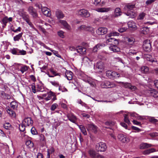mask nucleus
<instances>
[{"instance_id": "obj_8", "label": "nucleus", "mask_w": 158, "mask_h": 158, "mask_svg": "<svg viewBox=\"0 0 158 158\" xmlns=\"http://www.w3.org/2000/svg\"><path fill=\"white\" fill-rule=\"evenodd\" d=\"M143 48L146 51H150L151 50V45L149 40H145L143 44Z\"/></svg>"}, {"instance_id": "obj_11", "label": "nucleus", "mask_w": 158, "mask_h": 158, "mask_svg": "<svg viewBox=\"0 0 158 158\" xmlns=\"http://www.w3.org/2000/svg\"><path fill=\"white\" fill-rule=\"evenodd\" d=\"M119 140L123 143L128 142L129 141V139L127 136L122 134H119L118 136Z\"/></svg>"}, {"instance_id": "obj_24", "label": "nucleus", "mask_w": 158, "mask_h": 158, "mask_svg": "<svg viewBox=\"0 0 158 158\" xmlns=\"http://www.w3.org/2000/svg\"><path fill=\"white\" fill-rule=\"evenodd\" d=\"M122 12L119 8H116L114 11V16L115 17H118V16L121 15Z\"/></svg>"}, {"instance_id": "obj_61", "label": "nucleus", "mask_w": 158, "mask_h": 158, "mask_svg": "<svg viewBox=\"0 0 158 158\" xmlns=\"http://www.w3.org/2000/svg\"><path fill=\"white\" fill-rule=\"evenodd\" d=\"M78 102L79 104H81L82 106H84L85 107H87V105L85 103L82 102L81 100H79Z\"/></svg>"}, {"instance_id": "obj_6", "label": "nucleus", "mask_w": 158, "mask_h": 158, "mask_svg": "<svg viewBox=\"0 0 158 158\" xmlns=\"http://www.w3.org/2000/svg\"><path fill=\"white\" fill-rule=\"evenodd\" d=\"M78 15L82 17L88 18L90 16V14L89 11L85 9H81L78 11Z\"/></svg>"}, {"instance_id": "obj_5", "label": "nucleus", "mask_w": 158, "mask_h": 158, "mask_svg": "<svg viewBox=\"0 0 158 158\" xmlns=\"http://www.w3.org/2000/svg\"><path fill=\"white\" fill-rule=\"evenodd\" d=\"M127 42L125 44V47L127 48H131L134 44L135 40L133 37H127Z\"/></svg>"}, {"instance_id": "obj_17", "label": "nucleus", "mask_w": 158, "mask_h": 158, "mask_svg": "<svg viewBox=\"0 0 158 158\" xmlns=\"http://www.w3.org/2000/svg\"><path fill=\"white\" fill-rule=\"evenodd\" d=\"M36 90L37 92H43L44 89L43 84L41 82H40L36 84Z\"/></svg>"}, {"instance_id": "obj_63", "label": "nucleus", "mask_w": 158, "mask_h": 158, "mask_svg": "<svg viewBox=\"0 0 158 158\" xmlns=\"http://www.w3.org/2000/svg\"><path fill=\"white\" fill-rule=\"evenodd\" d=\"M137 52L135 51H133L132 49H131L129 51V52H128V53L129 55H135L136 54Z\"/></svg>"}, {"instance_id": "obj_52", "label": "nucleus", "mask_w": 158, "mask_h": 158, "mask_svg": "<svg viewBox=\"0 0 158 158\" xmlns=\"http://www.w3.org/2000/svg\"><path fill=\"white\" fill-rule=\"evenodd\" d=\"M127 27H123L119 28L118 29V31L120 33H123L125 32L127 30Z\"/></svg>"}, {"instance_id": "obj_3", "label": "nucleus", "mask_w": 158, "mask_h": 158, "mask_svg": "<svg viewBox=\"0 0 158 158\" xmlns=\"http://www.w3.org/2000/svg\"><path fill=\"white\" fill-rule=\"evenodd\" d=\"M96 148L98 152H104L107 148V146L105 143L100 142L96 144Z\"/></svg>"}, {"instance_id": "obj_37", "label": "nucleus", "mask_w": 158, "mask_h": 158, "mask_svg": "<svg viewBox=\"0 0 158 158\" xmlns=\"http://www.w3.org/2000/svg\"><path fill=\"white\" fill-rule=\"evenodd\" d=\"M26 146L29 148H31L33 147L34 144L33 142H32L30 140H28L26 141Z\"/></svg>"}, {"instance_id": "obj_45", "label": "nucleus", "mask_w": 158, "mask_h": 158, "mask_svg": "<svg viewBox=\"0 0 158 158\" xmlns=\"http://www.w3.org/2000/svg\"><path fill=\"white\" fill-rule=\"evenodd\" d=\"M103 46V44H98L96 45L93 48V51L94 52H96L100 48V46Z\"/></svg>"}, {"instance_id": "obj_44", "label": "nucleus", "mask_w": 158, "mask_h": 158, "mask_svg": "<svg viewBox=\"0 0 158 158\" xmlns=\"http://www.w3.org/2000/svg\"><path fill=\"white\" fill-rule=\"evenodd\" d=\"M26 127V126L23 124L22 122L21 124H20L19 125V129L20 131L23 132L25 130V127Z\"/></svg>"}, {"instance_id": "obj_18", "label": "nucleus", "mask_w": 158, "mask_h": 158, "mask_svg": "<svg viewBox=\"0 0 158 158\" xmlns=\"http://www.w3.org/2000/svg\"><path fill=\"white\" fill-rule=\"evenodd\" d=\"M127 24L129 28L130 29L134 30L137 29V26H136V23L133 21L131 20L129 21L128 22Z\"/></svg>"}, {"instance_id": "obj_53", "label": "nucleus", "mask_w": 158, "mask_h": 158, "mask_svg": "<svg viewBox=\"0 0 158 158\" xmlns=\"http://www.w3.org/2000/svg\"><path fill=\"white\" fill-rule=\"evenodd\" d=\"M87 26H88L85 25H82L78 27V29L79 30H84L86 31Z\"/></svg>"}, {"instance_id": "obj_46", "label": "nucleus", "mask_w": 158, "mask_h": 158, "mask_svg": "<svg viewBox=\"0 0 158 158\" xmlns=\"http://www.w3.org/2000/svg\"><path fill=\"white\" fill-rule=\"evenodd\" d=\"M31 86L32 92L34 94H35L37 92L36 90V85H35V84L33 83L32 84Z\"/></svg>"}, {"instance_id": "obj_54", "label": "nucleus", "mask_w": 158, "mask_h": 158, "mask_svg": "<svg viewBox=\"0 0 158 158\" xmlns=\"http://www.w3.org/2000/svg\"><path fill=\"white\" fill-rule=\"evenodd\" d=\"M49 71L53 74L54 75V76H60V73H56L55 71L53 70V69H50L49 70Z\"/></svg>"}, {"instance_id": "obj_64", "label": "nucleus", "mask_w": 158, "mask_h": 158, "mask_svg": "<svg viewBox=\"0 0 158 158\" xmlns=\"http://www.w3.org/2000/svg\"><path fill=\"white\" fill-rule=\"evenodd\" d=\"M131 128L132 129L136 131L137 132H139L141 131V130L139 128L134 126H132Z\"/></svg>"}, {"instance_id": "obj_38", "label": "nucleus", "mask_w": 158, "mask_h": 158, "mask_svg": "<svg viewBox=\"0 0 158 158\" xmlns=\"http://www.w3.org/2000/svg\"><path fill=\"white\" fill-rule=\"evenodd\" d=\"M141 71L143 73H146L149 71V68L147 66H143L141 68Z\"/></svg>"}, {"instance_id": "obj_42", "label": "nucleus", "mask_w": 158, "mask_h": 158, "mask_svg": "<svg viewBox=\"0 0 158 158\" xmlns=\"http://www.w3.org/2000/svg\"><path fill=\"white\" fill-rule=\"evenodd\" d=\"M89 153L91 157H95L96 156V155L95 153V152L93 150L90 149L89 151Z\"/></svg>"}, {"instance_id": "obj_41", "label": "nucleus", "mask_w": 158, "mask_h": 158, "mask_svg": "<svg viewBox=\"0 0 158 158\" xmlns=\"http://www.w3.org/2000/svg\"><path fill=\"white\" fill-rule=\"evenodd\" d=\"M28 68L29 67L27 66L24 65L21 68V69L20 70L22 73H23L24 72L28 70Z\"/></svg>"}, {"instance_id": "obj_39", "label": "nucleus", "mask_w": 158, "mask_h": 158, "mask_svg": "<svg viewBox=\"0 0 158 158\" xmlns=\"http://www.w3.org/2000/svg\"><path fill=\"white\" fill-rule=\"evenodd\" d=\"M155 151L156 150L154 148L149 149L145 151L144 152V154H148Z\"/></svg>"}, {"instance_id": "obj_14", "label": "nucleus", "mask_w": 158, "mask_h": 158, "mask_svg": "<svg viewBox=\"0 0 158 158\" xmlns=\"http://www.w3.org/2000/svg\"><path fill=\"white\" fill-rule=\"evenodd\" d=\"M13 20L12 17H9L8 18L7 16L4 17L2 20V23L5 26L6 25L7 23L11 22Z\"/></svg>"}, {"instance_id": "obj_19", "label": "nucleus", "mask_w": 158, "mask_h": 158, "mask_svg": "<svg viewBox=\"0 0 158 158\" xmlns=\"http://www.w3.org/2000/svg\"><path fill=\"white\" fill-rule=\"evenodd\" d=\"M92 60L87 57H85L83 59V64L86 66H89L92 63Z\"/></svg>"}, {"instance_id": "obj_28", "label": "nucleus", "mask_w": 158, "mask_h": 158, "mask_svg": "<svg viewBox=\"0 0 158 158\" xmlns=\"http://www.w3.org/2000/svg\"><path fill=\"white\" fill-rule=\"evenodd\" d=\"M125 7L128 9V10H131L135 8V4H132L131 3H128L126 5Z\"/></svg>"}, {"instance_id": "obj_59", "label": "nucleus", "mask_w": 158, "mask_h": 158, "mask_svg": "<svg viewBox=\"0 0 158 158\" xmlns=\"http://www.w3.org/2000/svg\"><path fill=\"white\" fill-rule=\"evenodd\" d=\"M50 83L53 86L56 87H57L59 86V83L58 82L56 81H51Z\"/></svg>"}, {"instance_id": "obj_36", "label": "nucleus", "mask_w": 158, "mask_h": 158, "mask_svg": "<svg viewBox=\"0 0 158 158\" xmlns=\"http://www.w3.org/2000/svg\"><path fill=\"white\" fill-rule=\"evenodd\" d=\"M141 32L144 34H147L148 33L149 31V28L146 27H144L141 29Z\"/></svg>"}, {"instance_id": "obj_55", "label": "nucleus", "mask_w": 158, "mask_h": 158, "mask_svg": "<svg viewBox=\"0 0 158 158\" xmlns=\"http://www.w3.org/2000/svg\"><path fill=\"white\" fill-rule=\"evenodd\" d=\"M31 132L32 134L34 135H36L38 134V132L36 130L35 128L32 127L31 129Z\"/></svg>"}, {"instance_id": "obj_43", "label": "nucleus", "mask_w": 158, "mask_h": 158, "mask_svg": "<svg viewBox=\"0 0 158 158\" xmlns=\"http://www.w3.org/2000/svg\"><path fill=\"white\" fill-rule=\"evenodd\" d=\"M124 121L127 123L128 124H130V121L128 118V117L127 114H124Z\"/></svg>"}, {"instance_id": "obj_34", "label": "nucleus", "mask_w": 158, "mask_h": 158, "mask_svg": "<svg viewBox=\"0 0 158 158\" xmlns=\"http://www.w3.org/2000/svg\"><path fill=\"white\" fill-rule=\"evenodd\" d=\"M152 145L146 143H143L140 145V148L143 149L151 147Z\"/></svg>"}, {"instance_id": "obj_35", "label": "nucleus", "mask_w": 158, "mask_h": 158, "mask_svg": "<svg viewBox=\"0 0 158 158\" xmlns=\"http://www.w3.org/2000/svg\"><path fill=\"white\" fill-rule=\"evenodd\" d=\"M78 126L82 133L84 135H87V133L84 126L83 125H79Z\"/></svg>"}, {"instance_id": "obj_33", "label": "nucleus", "mask_w": 158, "mask_h": 158, "mask_svg": "<svg viewBox=\"0 0 158 158\" xmlns=\"http://www.w3.org/2000/svg\"><path fill=\"white\" fill-rule=\"evenodd\" d=\"M149 121L152 123L155 124L158 122V120L153 117H147Z\"/></svg>"}, {"instance_id": "obj_10", "label": "nucleus", "mask_w": 158, "mask_h": 158, "mask_svg": "<svg viewBox=\"0 0 158 158\" xmlns=\"http://www.w3.org/2000/svg\"><path fill=\"white\" fill-rule=\"evenodd\" d=\"M22 122L27 127L31 126L33 124V121L30 118L27 117L25 118Z\"/></svg>"}, {"instance_id": "obj_62", "label": "nucleus", "mask_w": 158, "mask_h": 158, "mask_svg": "<svg viewBox=\"0 0 158 158\" xmlns=\"http://www.w3.org/2000/svg\"><path fill=\"white\" fill-rule=\"evenodd\" d=\"M12 31L15 33H17L18 32H20L21 31V28L20 27H19L17 29L14 30L12 28H11Z\"/></svg>"}, {"instance_id": "obj_30", "label": "nucleus", "mask_w": 158, "mask_h": 158, "mask_svg": "<svg viewBox=\"0 0 158 158\" xmlns=\"http://www.w3.org/2000/svg\"><path fill=\"white\" fill-rule=\"evenodd\" d=\"M47 96L45 98V100L47 101L50 99L52 96H54V94L51 91H50L47 93Z\"/></svg>"}, {"instance_id": "obj_1", "label": "nucleus", "mask_w": 158, "mask_h": 158, "mask_svg": "<svg viewBox=\"0 0 158 158\" xmlns=\"http://www.w3.org/2000/svg\"><path fill=\"white\" fill-rule=\"evenodd\" d=\"M119 34L117 32H111L109 34H107L106 36L107 39L106 40V43L108 45H110L109 47V49L111 51L114 52H117L120 51V49L115 45L114 44V42L117 41L116 40L113 38H110L112 36H118Z\"/></svg>"}, {"instance_id": "obj_47", "label": "nucleus", "mask_w": 158, "mask_h": 158, "mask_svg": "<svg viewBox=\"0 0 158 158\" xmlns=\"http://www.w3.org/2000/svg\"><path fill=\"white\" fill-rule=\"evenodd\" d=\"M119 83H122L123 84L126 88H128L130 89L131 87V84L130 83H124L123 82H118Z\"/></svg>"}, {"instance_id": "obj_2", "label": "nucleus", "mask_w": 158, "mask_h": 158, "mask_svg": "<svg viewBox=\"0 0 158 158\" xmlns=\"http://www.w3.org/2000/svg\"><path fill=\"white\" fill-rule=\"evenodd\" d=\"M105 68L104 64L101 61H98L94 65V69L99 73H102L104 71Z\"/></svg>"}, {"instance_id": "obj_50", "label": "nucleus", "mask_w": 158, "mask_h": 158, "mask_svg": "<svg viewBox=\"0 0 158 158\" xmlns=\"http://www.w3.org/2000/svg\"><path fill=\"white\" fill-rule=\"evenodd\" d=\"M145 15L146 14L142 12L139 14L137 19L140 20L143 19Z\"/></svg>"}, {"instance_id": "obj_49", "label": "nucleus", "mask_w": 158, "mask_h": 158, "mask_svg": "<svg viewBox=\"0 0 158 158\" xmlns=\"http://www.w3.org/2000/svg\"><path fill=\"white\" fill-rule=\"evenodd\" d=\"M64 32L62 31H58L57 34L61 38H64Z\"/></svg>"}, {"instance_id": "obj_23", "label": "nucleus", "mask_w": 158, "mask_h": 158, "mask_svg": "<svg viewBox=\"0 0 158 158\" xmlns=\"http://www.w3.org/2000/svg\"><path fill=\"white\" fill-rule=\"evenodd\" d=\"M56 15L58 19H62L64 17L62 12L60 10H57L56 11Z\"/></svg>"}, {"instance_id": "obj_40", "label": "nucleus", "mask_w": 158, "mask_h": 158, "mask_svg": "<svg viewBox=\"0 0 158 158\" xmlns=\"http://www.w3.org/2000/svg\"><path fill=\"white\" fill-rule=\"evenodd\" d=\"M19 51V50L17 48H13L11 49L10 52L13 55H19L18 52Z\"/></svg>"}, {"instance_id": "obj_25", "label": "nucleus", "mask_w": 158, "mask_h": 158, "mask_svg": "<svg viewBox=\"0 0 158 158\" xmlns=\"http://www.w3.org/2000/svg\"><path fill=\"white\" fill-rule=\"evenodd\" d=\"M67 117L72 122L75 123L76 122L77 118L76 116L73 114H71L70 115H67Z\"/></svg>"}, {"instance_id": "obj_7", "label": "nucleus", "mask_w": 158, "mask_h": 158, "mask_svg": "<svg viewBox=\"0 0 158 158\" xmlns=\"http://www.w3.org/2000/svg\"><path fill=\"white\" fill-rule=\"evenodd\" d=\"M106 76L110 79H114L119 77L118 74L114 71L108 70L106 72Z\"/></svg>"}, {"instance_id": "obj_21", "label": "nucleus", "mask_w": 158, "mask_h": 158, "mask_svg": "<svg viewBox=\"0 0 158 158\" xmlns=\"http://www.w3.org/2000/svg\"><path fill=\"white\" fill-rule=\"evenodd\" d=\"M87 129L88 131L92 130L93 132H96L97 131V127L93 124H90L88 125Z\"/></svg>"}, {"instance_id": "obj_58", "label": "nucleus", "mask_w": 158, "mask_h": 158, "mask_svg": "<svg viewBox=\"0 0 158 158\" xmlns=\"http://www.w3.org/2000/svg\"><path fill=\"white\" fill-rule=\"evenodd\" d=\"M94 28L90 26H88L86 31L89 32H92L94 31Z\"/></svg>"}, {"instance_id": "obj_48", "label": "nucleus", "mask_w": 158, "mask_h": 158, "mask_svg": "<svg viewBox=\"0 0 158 158\" xmlns=\"http://www.w3.org/2000/svg\"><path fill=\"white\" fill-rule=\"evenodd\" d=\"M28 16H23V19L25 20L26 22L30 26H32L33 25L31 23L28 17H27Z\"/></svg>"}, {"instance_id": "obj_22", "label": "nucleus", "mask_w": 158, "mask_h": 158, "mask_svg": "<svg viewBox=\"0 0 158 158\" xmlns=\"http://www.w3.org/2000/svg\"><path fill=\"white\" fill-rule=\"evenodd\" d=\"M76 50L79 54H82L85 53L86 49L82 47L79 46L77 47Z\"/></svg>"}, {"instance_id": "obj_31", "label": "nucleus", "mask_w": 158, "mask_h": 158, "mask_svg": "<svg viewBox=\"0 0 158 158\" xmlns=\"http://www.w3.org/2000/svg\"><path fill=\"white\" fill-rule=\"evenodd\" d=\"M145 59L147 60L150 61L152 63L153 62H157L156 60H154L152 58V57L151 55L149 54H147L145 55Z\"/></svg>"}, {"instance_id": "obj_56", "label": "nucleus", "mask_w": 158, "mask_h": 158, "mask_svg": "<svg viewBox=\"0 0 158 158\" xmlns=\"http://www.w3.org/2000/svg\"><path fill=\"white\" fill-rule=\"evenodd\" d=\"M40 140L41 141L43 142L44 143H45L46 141V139L44 135L42 134H41L40 135Z\"/></svg>"}, {"instance_id": "obj_60", "label": "nucleus", "mask_w": 158, "mask_h": 158, "mask_svg": "<svg viewBox=\"0 0 158 158\" xmlns=\"http://www.w3.org/2000/svg\"><path fill=\"white\" fill-rule=\"evenodd\" d=\"M146 117L144 116H139L138 115L137 117V119L138 120H142L145 119Z\"/></svg>"}, {"instance_id": "obj_29", "label": "nucleus", "mask_w": 158, "mask_h": 158, "mask_svg": "<svg viewBox=\"0 0 158 158\" xmlns=\"http://www.w3.org/2000/svg\"><path fill=\"white\" fill-rule=\"evenodd\" d=\"M10 106L11 109L15 110L17 108L18 104L16 102L13 101L10 103Z\"/></svg>"}, {"instance_id": "obj_12", "label": "nucleus", "mask_w": 158, "mask_h": 158, "mask_svg": "<svg viewBox=\"0 0 158 158\" xmlns=\"http://www.w3.org/2000/svg\"><path fill=\"white\" fill-rule=\"evenodd\" d=\"M14 110L9 107L6 108V110L9 116L12 118H15L16 117V114Z\"/></svg>"}, {"instance_id": "obj_13", "label": "nucleus", "mask_w": 158, "mask_h": 158, "mask_svg": "<svg viewBox=\"0 0 158 158\" xmlns=\"http://www.w3.org/2000/svg\"><path fill=\"white\" fill-rule=\"evenodd\" d=\"M107 29L106 27H100L97 31V33L99 35H103L107 33Z\"/></svg>"}, {"instance_id": "obj_51", "label": "nucleus", "mask_w": 158, "mask_h": 158, "mask_svg": "<svg viewBox=\"0 0 158 158\" xmlns=\"http://www.w3.org/2000/svg\"><path fill=\"white\" fill-rule=\"evenodd\" d=\"M58 106V105L57 103H54L51 106L50 109L52 111H54L57 108Z\"/></svg>"}, {"instance_id": "obj_9", "label": "nucleus", "mask_w": 158, "mask_h": 158, "mask_svg": "<svg viewBox=\"0 0 158 158\" xmlns=\"http://www.w3.org/2000/svg\"><path fill=\"white\" fill-rule=\"evenodd\" d=\"M27 11L29 14L31 15L34 18H36L37 16V14L35 9L33 6H29L27 8Z\"/></svg>"}, {"instance_id": "obj_4", "label": "nucleus", "mask_w": 158, "mask_h": 158, "mask_svg": "<svg viewBox=\"0 0 158 158\" xmlns=\"http://www.w3.org/2000/svg\"><path fill=\"white\" fill-rule=\"evenodd\" d=\"M101 87L102 88H110L116 86V85L113 82H110L108 81H105L101 84Z\"/></svg>"}, {"instance_id": "obj_16", "label": "nucleus", "mask_w": 158, "mask_h": 158, "mask_svg": "<svg viewBox=\"0 0 158 158\" xmlns=\"http://www.w3.org/2000/svg\"><path fill=\"white\" fill-rule=\"evenodd\" d=\"M59 23L62 25L64 27L68 30H70L71 27L70 26L68 23L67 22L64 20H59Z\"/></svg>"}, {"instance_id": "obj_57", "label": "nucleus", "mask_w": 158, "mask_h": 158, "mask_svg": "<svg viewBox=\"0 0 158 158\" xmlns=\"http://www.w3.org/2000/svg\"><path fill=\"white\" fill-rule=\"evenodd\" d=\"M43 13L46 16H49L51 15L50 10L48 9L47 10L45 11H44V12Z\"/></svg>"}, {"instance_id": "obj_32", "label": "nucleus", "mask_w": 158, "mask_h": 158, "mask_svg": "<svg viewBox=\"0 0 158 158\" xmlns=\"http://www.w3.org/2000/svg\"><path fill=\"white\" fill-rule=\"evenodd\" d=\"M151 95L154 98L158 97V91L155 89H152L150 91Z\"/></svg>"}, {"instance_id": "obj_27", "label": "nucleus", "mask_w": 158, "mask_h": 158, "mask_svg": "<svg viewBox=\"0 0 158 158\" xmlns=\"http://www.w3.org/2000/svg\"><path fill=\"white\" fill-rule=\"evenodd\" d=\"M65 76L68 80H70L73 78V73L71 71H67L65 73Z\"/></svg>"}, {"instance_id": "obj_20", "label": "nucleus", "mask_w": 158, "mask_h": 158, "mask_svg": "<svg viewBox=\"0 0 158 158\" xmlns=\"http://www.w3.org/2000/svg\"><path fill=\"white\" fill-rule=\"evenodd\" d=\"M125 14L126 15L131 18H134L136 15V12L133 10H128L127 12Z\"/></svg>"}, {"instance_id": "obj_26", "label": "nucleus", "mask_w": 158, "mask_h": 158, "mask_svg": "<svg viewBox=\"0 0 158 158\" xmlns=\"http://www.w3.org/2000/svg\"><path fill=\"white\" fill-rule=\"evenodd\" d=\"M23 33L21 32L15 36L13 38V40L15 41H19V40L22 38Z\"/></svg>"}, {"instance_id": "obj_15", "label": "nucleus", "mask_w": 158, "mask_h": 158, "mask_svg": "<svg viewBox=\"0 0 158 158\" xmlns=\"http://www.w3.org/2000/svg\"><path fill=\"white\" fill-rule=\"evenodd\" d=\"M111 10L110 7H101L96 8L95 10L98 12H107Z\"/></svg>"}]
</instances>
